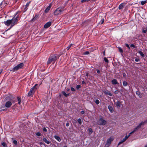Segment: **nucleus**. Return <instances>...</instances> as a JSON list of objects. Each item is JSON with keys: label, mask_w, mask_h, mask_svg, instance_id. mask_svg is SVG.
Listing matches in <instances>:
<instances>
[{"label": "nucleus", "mask_w": 147, "mask_h": 147, "mask_svg": "<svg viewBox=\"0 0 147 147\" xmlns=\"http://www.w3.org/2000/svg\"><path fill=\"white\" fill-rule=\"evenodd\" d=\"M18 16H17L15 18H13L11 20H8L6 21H5L4 23L7 26L11 25L12 27L17 24L18 20Z\"/></svg>", "instance_id": "nucleus-1"}, {"label": "nucleus", "mask_w": 147, "mask_h": 147, "mask_svg": "<svg viewBox=\"0 0 147 147\" xmlns=\"http://www.w3.org/2000/svg\"><path fill=\"white\" fill-rule=\"evenodd\" d=\"M14 97L11 95L7 97L8 101L6 102L5 104V106L6 108H9L12 105V103L15 102V100H14Z\"/></svg>", "instance_id": "nucleus-2"}, {"label": "nucleus", "mask_w": 147, "mask_h": 147, "mask_svg": "<svg viewBox=\"0 0 147 147\" xmlns=\"http://www.w3.org/2000/svg\"><path fill=\"white\" fill-rule=\"evenodd\" d=\"M59 56L57 55H51L49 57V60L47 62L48 65L50 64L52 62H54L55 60L58 59Z\"/></svg>", "instance_id": "nucleus-3"}, {"label": "nucleus", "mask_w": 147, "mask_h": 147, "mask_svg": "<svg viewBox=\"0 0 147 147\" xmlns=\"http://www.w3.org/2000/svg\"><path fill=\"white\" fill-rule=\"evenodd\" d=\"M64 10L63 8L61 7H59L55 10L54 12V14L56 16L60 15L62 13Z\"/></svg>", "instance_id": "nucleus-4"}, {"label": "nucleus", "mask_w": 147, "mask_h": 147, "mask_svg": "<svg viewBox=\"0 0 147 147\" xmlns=\"http://www.w3.org/2000/svg\"><path fill=\"white\" fill-rule=\"evenodd\" d=\"M24 66L23 63H21L14 67L11 71L14 72L16 71H17L21 69Z\"/></svg>", "instance_id": "nucleus-5"}, {"label": "nucleus", "mask_w": 147, "mask_h": 147, "mask_svg": "<svg viewBox=\"0 0 147 147\" xmlns=\"http://www.w3.org/2000/svg\"><path fill=\"white\" fill-rule=\"evenodd\" d=\"M97 124L100 125H105L107 124V121L102 118H101L99 119Z\"/></svg>", "instance_id": "nucleus-6"}, {"label": "nucleus", "mask_w": 147, "mask_h": 147, "mask_svg": "<svg viewBox=\"0 0 147 147\" xmlns=\"http://www.w3.org/2000/svg\"><path fill=\"white\" fill-rule=\"evenodd\" d=\"M146 121H144V122H142L140 123L139 125L137 126V127L135 128L134 130L132 131L130 133V134H132L133 133L135 132L138 131V130L140 129L141 127V126L142 125H144V123L146 122Z\"/></svg>", "instance_id": "nucleus-7"}, {"label": "nucleus", "mask_w": 147, "mask_h": 147, "mask_svg": "<svg viewBox=\"0 0 147 147\" xmlns=\"http://www.w3.org/2000/svg\"><path fill=\"white\" fill-rule=\"evenodd\" d=\"M37 85V84H36L34 86H33V87L30 90L29 92L28 96H30L32 95L34 92V88H35L36 86Z\"/></svg>", "instance_id": "nucleus-8"}, {"label": "nucleus", "mask_w": 147, "mask_h": 147, "mask_svg": "<svg viewBox=\"0 0 147 147\" xmlns=\"http://www.w3.org/2000/svg\"><path fill=\"white\" fill-rule=\"evenodd\" d=\"M113 140V139L112 138H110L107 140V142L105 146L107 147L109 146L111 144V142Z\"/></svg>", "instance_id": "nucleus-9"}, {"label": "nucleus", "mask_w": 147, "mask_h": 147, "mask_svg": "<svg viewBox=\"0 0 147 147\" xmlns=\"http://www.w3.org/2000/svg\"><path fill=\"white\" fill-rule=\"evenodd\" d=\"M51 24V22H49L47 23L44 26L45 28H47L49 27Z\"/></svg>", "instance_id": "nucleus-10"}, {"label": "nucleus", "mask_w": 147, "mask_h": 147, "mask_svg": "<svg viewBox=\"0 0 147 147\" xmlns=\"http://www.w3.org/2000/svg\"><path fill=\"white\" fill-rule=\"evenodd\" d=\"M51 7V4H50V5L46 8L44 12L45 13H47L50 10Z\"/></svg>", "instance_id": "nucleus-11"}, {"label": "nucleus", "mask_w": 147, "mask_h": 147, "mask_svg": "<svg viewBox=\"0 0 147 147\" xmlns=\"http://www.w3.org/2000/svg\"><path fill=\"white\" fill-rule=\"evenodd\" d=\"M126 4L125 3H123L121 4L119 7V9H123L124 6Z\"/></svg>", "instance_id": "nucleus-12"}, {"label": "nucleus", "mask_w": 147, "mask_h": 147, "mask_svg": "<svg viewBox=\"0 0 147 147\" xmlns=\"http://www.w3.org/2000/svg\"><path fill=\"white\" fill-rule=\"evenodd\" d=\"M111 82L112 84L113 85H116L118 84V83L117 80L115 79H113L111 81Z\"/></svg>", "instance_id": "nucleus-13"}, {"label": "nucleus", "mask_w": 147, "mask_h": 147, "mask_svg": "<svg viewBox=\"0 0 147 147\" xmlns=\"http://www.w3.org/2000/svg\"><path fill=\"white\" fill-rule=\"evenodd\" d=\"M108 108L109 109L111 113H112L113 112V111H114L113 109L111 106V105L109 106H108Z\"/></svg>", "instance_id": "nucleus-14"}, {"label": "nucleus", "mask_w": 147, "mask_h": 147, "mask_svg": "<svg viewBox=\"0 0 147 147\" xmlns=\"http://www.w3.org/2000/svg\"><path fill=\"white\" fill-rule=\"evenodd\" d=\"M103 92L106 95H109L110 96H111L112 95V94L111 93L108 92V91H104Z\"/></svg>", "instance_id": "nucleus-15"}, {"label": "nucleus", "mask_w": 147, "mask_h": 147, "mask_svg": "<svg viewBox=\"0 0 147 147\" xmlns=\"http://www.w3.org/2000/svg\"><path fill=\"white\" fill-rule=\"evenodd\" d=\"M43 140L47 144H50V142L47 140V139L45 138H43Z\"/></svg>", "instance_id": "nucleus-16"}, {"label": "nucleus", "mask_w": 147, "mask_h": 147, "mask_svg": "<svg viewBox=\"0 0 147 147\" xmlns=\"http://www.w3.org/2000/svg\"><path fill=\"white\" fill-rule=\"evenodd\" d=\"M55 138L59 142H60L61 141V139L60 138V137L57 136H54Z\"/></svg>", "instance_id": "nucleus-17"}, {"label": "nucleus", "mask_w": 147, "mask_h": 147, "mask_svg": "<svg viewBox=\"0 0 147 147\" xmlns=\"http://www.w3.org/2000/svg\"><path fill=\"white\" fill-rule=\"evenodd\" d=\"M115 105L117 107H120L121 103L119 101H117L116 102Z\"/></svg>", "instance_id": "nucleus-18"}, {"label": "nucleus", "mask_w": 147, "mask_h": 147, "mask_svg": "<svg viewBox=\"0 0 147 147\" xmlns=\"http://www.w3.org/2000/svg\"><path fill=\"white\" fill-rule=\"evenodd\" d=\"M138 53L140 54V55L142 56L143 57H144V55L143 53L141 51H138Z\"/></svg>", "instance_id": "nucleus-19"}, {"label": "nucleus", "mask_w": 147, "mask_h": 147, "mask_svg": "<svg viewBox=\"0 0 147 147\" xmlns=\"http://www.w3.org/2000/svg\"><path fill=\"white\" fill-rule=\"evenodd\" d=\"M126 140L125 139L123 138L122 140H121L119 143L118 145L122 143Z\"/></svg>", "instance_id": "nucleus-20"}, {"label": "nucleus", "mask_w": 147, "mask_h": 147, "mask_svg": "<svg viewBox=\"0 0 147 147\" xmlns=\"http://www.w3.org/2000/svg\"><path fill=\"white\" fill-rule=\"evenodd\" d=\"M136 94L139 96V97L140 98H141L142 97V96L140 94V92L139 91H137L136 92Z\"/></svg>", "instance_id": "nucleus-21"}, {"label": "nucleus", "mask_w": 147, "mask_h": 147, "mask_svg": "<svg viewBox=\"0 0 147 147\" xmlns=\"http://www.w3.org/2000/svg\"><path fill=\"white\" fill-rule=\"evenodd\" d=\"M17 99L18 101V104L19 105H20L21 104V99L20 97H19L18 96L17 97Z\"/></svg>", "instance_id": "nucleus-22"}, {"label": "nucleus", "mask_w": 147, "mask_h": 147, "mask_svg": "<svg viewBox=\"0 0 147 147\" xmlns=\"http://www.w3.org/2000/svg\"><path fill=\"white\" fill-rule=\"evenodd\" d=\"M123 86H127V83L126 81H124L123 82Z\"/></svg>", "instance_id": "nucleus-23"}, {"label": "nucleus", "mask_w": 147, "mask_h": 147, "mask_svg": "<svg viewBox=\"0 0 147 147\" xmlns=\"http://www.w3.org/2000/svg\"><path fill=\"white\" fill-rule=\"evenodd\" d=\"M147 3L146 1H141V4L142 5H143Z\"/></svg>", "instance_id": "nucleus-24"}, {"label": "nucleus", "mask_w": 147, "mask_h": 147, "mask_svg": "<svg viewBox=\"0 0 147 147\" xmlns=\"http://www.w3.org/2000/svg\"><path fill=\"white\" fill-rule=\"evenodd\" d=\"M88 131L89 132L90 134H91L92 133V130L91 128H89Z\"/></svg>", "instance_id": "nucleus-25"}, {"label": "nucleus", "mask_w": 147, "mask_h": 147, "mask_svg": "<svg viewBox=\"0 0 147 147\" xmlns=\"http://www.w3.org/2000/svg\"><path fill=\"white\" fill-rule=\"evenodd\" d=\"M62 94L66 97L67 96L69 95V94H66L64 92H62Z\"/></svg>", "instance_id": "nucleus-26"}, {"label": "nucleus", "mask_w": 147, "mask_h": 147, "mask_svg": "<svg viewBox=\"0 0 147 147\" xmlns=\"http://www.w3.org/2000/svg\"><path fill=\"white\" fill-rule=\"evenodd\" d=\"M29 4V2H28L27 3L26 5H25V9H26H26L25 10V11H26L27 9V8Z\"/></svg>", "instance_id": "nucleus-27"}, {"label": "nucleus", "mask_w": 147, "mask_h": 147, "mask_svg": "<svg viewBox=\"0 0 147 147\" xmlns=\"http://www.w3.org/2000/svg\"><path fill=\"white\" fill-rule=\"evenodd\" d=\"M78 121L80 124H81L82 123V121L80 119H78Z\"/></svg>", "instance_id": "nucleus-28"}, {"label": "nucleus", "mask_w": 147, "mask_h": 147, "mask_svg": "<svg viewBox=\"0 0 147 147\" xmlns=\"http://www.w3.org/2000/svg\"><path fill=\"white\" fill-rule=\"evenodd\" d=\"M1 145L4 147H7V145L6 143L5 142H3L1 143Z\"/></svg>", "instance_id": "nucleus-29"}, {"label": "nucleus", "mask_w": 147, "mask_h": 147, "mask_svg": "<svg viewBox=\"0 0 147 147\" xmlns=\"http://www.w3.org/2000/svg\"><path fill=\"white\" fill-rule=\"evenodd\" d=\"M118 49H119V51L120 52H121V53H123V50H122V49H121V48L119 47H118Z\"/></svg>", "instance_id": "nucleus-30"}, {"label": "nucleus", "mask_w": 147, "mask_h": 147, "mask_svg": "<svg viewBox=\"0 0 147 147\" xmlns=\"http://www.w3.org/2000/svg\"><path fill=\"white\" fill-rule=\"evenodd\" d=\"M73 45V44H71L67 48V50H69V49L70 48V47Z\"/></svg>", "instance_id": "nucleus-31"}, {"label": "nucleus", "mask_w": 147, "mask_h": 147, "mask_svg": "<svg viewBox=\"0 0 147 147\" xmlns=\"http://www.w3.org/2000/svg\"><path fill=\"white\" fill-rule=\"evenodd\" d=\"M95 102L97 105H98L100 103V101L98 100L97 99L96 100Z\"/></svg>", "instance_id": "nucleus-32"}, {"label": "nucleus", "mask_w": 147, "mask_h": 147, "mask_svg": "<svg viewBox=\"0 0 147 147\" xmlns=\"http://www.w3.org/2000/svg\"><path fill=\"white\" fill-rule=\"evenodd\" d=\"M104 60L106 63L109 62V61L105 57L104 58Z\"/></svg>", "instance_id": "nucleus-33"}, {"label": "nucleus", "mask_w": 147, "mask_h": 147, "mask_svg": "<svg viewBox=\"0 0 147 147\" xmlns=\"http://www.w3.org/2000/svg\"><path fill=\"white\" fill-rule=\"evenodd\" d=\"M131 134H130V133L129 134V135L128 136H127V135H126L125 137L124 138V139H125V140H126L127 138H128L131 135Z\"/></svg>", "instance_id": "nucleus-34"}, {"label": "nucleus", "mask_w": 147, "mask_h": 147, "mask_svg": "<svg viewBox=\"0 0 147 147\" xmlns=\"http://www.w3.org/2000/svg\"><path fill=\"white\" fill-rule=\"evenodd\" d=\"M90 0H81V2L84 3L86 2H88Z\"/></svg>", "instance_id": "nucleus-35"}, {"label": "nucleus", "mask_w": 147, "mask_h": 147, "mask_svg": "<svg viewBox=\"0 0 147 147\" xmlns=\"http://www.w3.org/2000/svg\"><path fill=\"white\" fill-rule=\"evenodd\" d=\"M89 51H86L84 53V55H88L89 54Z\"/></svg>", "instance_id": "nucleus-36"}, {"label": "nucleus", "mask_w": 147, "mask_h": 147, "mask_svg": "<svg viewBox=\"0 0 147 147\" xmlns=\"http://www.w3.org/2000/svg\"><path fill=\"white\" fill-rule=\"evenodd\" d=\"M36 136H41V134L40 133V132H37L36 133Z\"/></svg>", "instance_id": "nucleus-37"}, {"label": "nucleus", "mask_w": 147, "mask_h": 147, "mask_svg": "<svg viewBox=\"0 0 147 147\" xmlns=\"http://www.w3.org/2000/svg\"><path fill=\"white\" fill-rule=\"evenodd\" d=\"M104 19H102L100 21V24H102L104 23Z\"/></svg>", "instance_id": "nucleus-38"}, {"label": "nucleus", "mask_w": 147, "mask_h": 147, "mask_svg": "<svg viewBox=\"0 0 147 147\" xmlns=\"http://www.w3.org/2000/svg\"><path fill=\"white\" fill-rule=\"evenodd\" d=\"M76 88L77 89H79L81 88V86L79 85H77L76 86Z\"/></svg>", "instance_id": "nucleus-39"}, {"label": "nucleus", "mask_w": 147, "mask_h": 147, "mask_svg": "<svg viewBox=\"0 0 147 147\" xmlns=\"http://www.w3.org/2000/svg\"><path fill=\"white\" fill-rule=\"evenodd\" d=\"M13 143L14 144L16 145L17 144V141L16 140H15L13 141Z\"/></svg>", "instance_id": "nucleus-40"}, {"label": "nucleus", "mask_w": 147, "mask_h": 147, "mask_svg": "<svg viewBox=\"0 0 147 147\" xmlns=\"http://www.w3.org/2000/svg\"><path fill=\"white\" fill-rule=\"evenodd\" d=\"M125 45L129 49L130 48V47L129 46V45L127 44H125Z\"/></svg>", "instance_id": "nucleus-41"}, {"label": "nucleus", "mask_w": 147, "mask_h": 147, "mask_svg": "<svg viewBox=\"0 0 147 147\" xmlns=\"http://www.w3.org/2000/svg\"><path fill=\"white\" fill-rule=\"evenodd\" d=\"M71 90L72 91H74L75 90V89L73 87L71 88Z\"/></svg>", "instance_id": "nucleus-42"}, {"label": "nucleus", "mask_w": 147, "mask_h": 147, "mask_svg": "<svg viewBox=\"0 0 147 147\" xmlns=\"http://www.w3.org/2000/svg\"><path fill=\"white\" fill-rule=\"evenodd\" d=\"M43 131L45 132H47V130L46 128L44 127L43 129Z\"/></svg>", "instance_id": "nucleus-43"}, {"label": "nucleus", "mask_w": 147, "mask_h": 147, "mask_svg": "<svg viewBox=\"0 0 147 147\" xmlns=\"http://www.w3.org/2000/svg\"><path fill=\"white\" fill-rule=\"evenodd\" d=\"M119 91L118 90H116L115 91L114 93L115 94H117L119 93Z\"/></svg>", "instance_id": "nucleus-44"}, {"label": "nucleus", "mask_w": 147, "mask_h": 147, "mask_svg": "<svg viewBox=\"0 0 147 147\" xmlns=\"http://www.w3.org/2000/svg\"><path fill=\"white\" fill-rule=\"evenodd\" d=\"M131 47H132L135 48V46L134 44H131Z\"/></svg>", "instance_id": "nucleus-45"}, {"label": "nucleus", "mask_w": 147, "mask_h": 147, "mask_svg": "<svg viewBox=\"0 0 147 147\" xmlns=\"http://www.w3.org/2000/svg\"><path fill=\"white\" fill-rule=\"evenodd\" d=\"M135 61L136 62H138L139 61V59L138 58H136L135 59Z\"/></svg>", "instance_id": "nucleus-46"}, {"label": "nucleus", "mask_w": 147, "mask_h": 147, "mask_svg": "<svg viewBox=\"0 0 147 147\" xmlns=\"http://www.w3.org/2000/svg\"><path fill=\"white\" fill-rule=\"evenodd\" d=\"M123 76L124 77H126V75L125 73L123 74Z\"/></svg>", "instance_id": "nucleus-47"}, {"label": "nucleus", "mask_w": 147, "mask_h": 147, "mask_svg": "<svg viewBox=\"0 0 147 147\" xmlns=\"http://www.w3.org/2000/svg\"><path fill=\"white\" fill-rule=\"evenodd\" d=\"M96 71H97V72L98 74H100V71L98 69H96Z\"/></svg>", "instance_id": "nucleus-48"}, {"label": "nucleus", "mask_w": 147, "mask_h": 147, "mask_svg": "<svg viewBox=\"0 0 147 147\" xmlns=\"http://www.w3.org/2000/svg\"><path fill=\"white\" fill-rule=\"evenodd\" d=\"M69 125V123L67 122L66 123V126H67V127H68V126Z\"/></svg>", "instance_id": "nucleus-49"}, {"label": "nucleus", "mask_w": 147, "mask_h": 147, "mask_svg": "<svg viewBox=\"0 0 147 147\" xmlns=\"http://www.w3.org/2000/svg\"><path fill=\"white\" fill-rule=\"evenodd\" d=\"M146 31H147L146 30H143V32L144 33H146Z\"/></svg>", "instance_id": "nucleus-50"}, {"label": "nucleus", "mask_w": 147, "mask_h": 147, "mask_svg": "<svg viewBox=\"0 0 147 147\" xmlns=\"http://www.w3.org/2000/svg\"><path fill=\"white\" fill-rule=\"evenodd\" d=\"M120 91H121V94H122V93L123 92V90L122 89H121V90Z\"/></svg>", "instance_id": "nucleus-51"}, {"label": "nucleus", "mask_w": 147, "mask_h": 147, "mask_svg": "<svg viewBox=\"0 0 147 147\" xmlns=\"http://www.w3.org/2000/svg\"><path fill=\"white\" fill-rule=\"evenodd\" d=\"M82 84H86V83L85 82L83 81H82Z\"/></svg>", "instance_id": "nucleus-52"}, {"label": "nucleus", "mask_w": 147, "mask_h": 147, "mask_svg": "<svg viewBox=\"0 0 147 147\" xmlns=\"http://www.w3.org/2000/svg\"><path fill=\"white\" fill-rule=\"evenodd\" d=\"M39 144L40 145H42L43 144V143L42 142H39Z\"/></svg>", "instance_id": "nucleus-53"}, {"label": "nucleus", "mask_w": 147, "mask_h": 147, "mask_svg": "<svg viewBox=\"0 0 147 147\" xmlns=\"http://www.w3.org/2000/svg\"><path fill=\"white\" fill-rule=\"evenodd\" d=\"M81 113H82V114H84V111H81Z\"/></svg>", "instance_id": "nucleus-54"}, {"label": "nucleus", "mask_w": 147, "mask_h": 147, "mask_svg": "<svg viewBox=\"0 0 147 147\" xmlns=\"http://www.w3.org/2000/svg\"><path fill=\"white\" fill-rule=\"evenodd\" d=\"M2 71V69H0V74L1 73Z\"/></svg>", "instance_id": "nucleus-55"}, {"label": "nucleus", "mask_w": 147, "mask_h": 147, "mask_svg": "<svg viewBox=\"0 0 147 147\" xmlns=\"http://www.w3.org/2000/svg\"><path fill=\"white\" fill-rule=\"evenodd\" d=\"M2 3V2H1V3H0V5H1Z\"/></svg>", "instance_id": "nucleus-56"}, {"label": "nucleus", "mask_w": 147, "mask_h": 147, "mask_svg": "<svg viewBox=\"0 0 147 147\" xmlns=\"http://www.w3.org/2000/svg\"><path fill=\"white\" fill-rule=\"evenodd\" d=\"M88 73H87V74H86V76H88Z\"/></svg>", "instance_id": "nucleus-57"}, {"label": "nucleus", "mask_w": 147, "mask_h": 147, "mask_svg": "<svg viewBox=\"0 0 147 147\" xmlns=\"http://www.w3.org/2000/svg\"><path fill=\"white\" fill-rule=\"evenodd\" d=\"M5 110V109H3L2 110L3 111H4Z\"/></svg>", "instance_id": "nucleus-58"}, {"label": "nucleus", "mask_w": 147, "mask_h": 147, "mask_svg": "<svg viewBox=\"0 0 147 147\" xmlns=\"http://www.w3.org/2000/svg\"><path fill=\"white\" fill-rule=\"evenodd\" d=\"M63 147H67V146H63Z\"/></svg>", "instance_id": "nucleus-59"}, {"label": "nucleus", "mask_w": 147, "mask_h": 147, "mask_svg": "<svg viewBox=\"0 0 147 147\" xmlns=\"http://www.w3.org/2000/svg\"><path fill=\"white\" fill-rule=\"evenodd\" d=\"M17 14V13L16 14H16Z\"/></svg>", "instance_id": "nucleus-60"}, {"label": "nucleus", "mask_w": 147, "mask_h": 147, "mask_svg": "<svg viewBox=\"0 0 147 147\" xmlns=\"http://www.w3.org/2000/svg\"><path fill=\"white\" fill-rule=\"evenodd\" d=\"M146 30L147 31V28H146Z\"/></svg>", "instance_id": "nucleus-61"}]
</instances>
